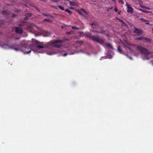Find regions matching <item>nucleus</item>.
<instances>
[{"label": "nucleus", "mask_w": 153, "mask_h": 153, "mask_svg": "<svg viewBox=\"0 0 153 153\" xmlns=\"http://www.w3.org/2000/svg\"><path fill=\"white\" fill-rule=\"evenodd\" d=\"M65 41L56 39L51 40L46 44L40 42L35 39H32V43L29 44L27 41H24L22 43V45L16 44L9 45L2 42H0V47L2 48L13 49L16 51H21L25 54H28L31 50L34 53L46 52L49 55L58 54V49H53V47L61 48H64Z\"/></svg>", "instance_id": "obj_1"}, {"label": "nucleus", "mask_w": 153, "mask_h": 153, "mask_svg": "<svg viewBox=\"0 0 153 153\" xmlns=\"http://www.w3.org/2000/svg\"><path fill=\"white\" fill-rule=\"evenodd\" d=\"M123 44L126 50H128L132 53H133V54L136 56H137L138 55L139 53L138 51H140L142 55L143 56L142 57L143 59H149L152 56V53L150 52L142 46L130 45L126 41L123 43Z\"/></svg>", "instance_id": "obj_2"}, {"label": "nucleus", "mask_w": 153, "mask_h": 153, "mask_svg": "<svg viewBox=\"0 0 153 153\" xmlns=\"http://www.w3.org/2000/svg\"><path fill=\"white\" fill-rule=\"evenodd\" d=\"M74 48H69L68 49L64 47L63 48V50L61 49H58V54L60 56H65L68 54H73L77 52L84 53L86 54L87 55L89 56L94 54L93 52H87L86 50L84 49H82L78 52L74 51L73 52H72V51H73Z\"/></svg>", "instance_id": "obj_3"}, {"label": "nucleus", "mask_w": 153, "mask_h": 153, "mask_svg": "<svg viewBox=\"0 0 153 153\" xmlns=\"http://www.w3.org/2000/svg\"><path fill=\"white\" fill-rule=\"evenodd\" d=\"M88 36L90 37L93 40L102 44L105 48L107 47L109 48H113L111 44L109 43H104V41L102 39L100 38L98 36H91V34H89Z\"/></svg>", "instance_id": "obj_4"}, {"label": "nucleus", "mask_w": 153, "mask_h": 153, "mask_svg": "<svg viewBox=\"0 0 153 153\" xmlns=\"http://www.w3.org/2000/svg\"><path fill=\"white\" fill-rule=\"evenodd\" d=\"M38 29V27L33 24H29L27 27V30L30 33L36 34V29Z\"/></svg>", "instance_id": "obj_5"}, {"label": "nucleus", "mask_w": 153, "mask_h": 153, "mask_svg": "<svg viewBox=\"0 0 153 153\" xmlns=\"http://www.w3.org/2000/svg\"><path fill=\"white\" fill-rule=\"evenodd\" d=\"M78 13H79L80 14L82 15L85 16V17H87L88 16V13L87 12L85 11L83 9H81L80 10H76Z\"/></svg>", "instance_id": "obj_6"}, {"label": "nucleus", "mask_w": 153, "mask_h": 153, "mask_svg": "<svg viewBox=\"0 0 153 153\" xmlns=\"http://www.w3.org/2000/svg\"><path fill=\"white\" fill-rule=\"evenodd\" d=\"M126 5L127 7V11L129 13H132L133 12V8L131 7V5L126 2Z\"/></svg>", "instance_id": "obj_7"}, {"label": "nucleus", "mask_w": 153, "mask_h": 153, "mask_svg": "<svg viewBox=\"0 0 153 153\" xmlns=\"http://www.w3.org/2000/svg\"><path fill=\"white\" fill-rule=\"evenodd\" d=\"M13 30H15L16 32L17 33H21L23 32L22 29L20 27H16L13 29Z\"/></svg>", "instance_id": "obj_8"}, {"label": "nucleus", "mask_w": 153, "mask_h": 153, "mask_svg": "<svg viewBox=\"0 0 153 153\" xmlns=\"http://www.w3.org/2000/svg\"><path fill=\"white\" fill-rule=\"evenodd\" d=\"M113 53H111L109 54L108 53L106 56L102 57L100 59V60L102 59V58L104 59H111L112 57V56L113 55Z\"/></svg>", "instance_id": "obj_9"}, {"label": "nucleus", "mask_w": 153, "mask_h": 153, "mask_svg": "<svg viewBox=\"0 0 153 153\" xmlns=\"http://www.w3.org/2000/svg\"><path fill=\"white\" fill-rule=\"evenodd\" d=\"M134 33H137L138 35H141L143 33L142 30L140 29H139L136 28H134Z\"/></svg>", "instance_id": "obj_10"}, {"label": "nucleus", "mask_w": 153, "mask_h": 153, "mask_svg": "<svg viewBox=\"0 0 153 153\" xmlns=\"http://www.w3.org/2000/svg\"><path fill=\"white\" fill-rule=\"evenodd\" d=\"M70 5L71 6L70 8L71 9H74V7L73 6H76L78 5V3L76 2H72L70 1L69 2Z\"/></svg>", "instance_id": "obj_11"}, {"label": "nucleus", "mask_w": 153, "mask_h": 153, "mask_svg": "<svg viewBox=\"0 0 153 153\" xmlns=\"http://www.w3.org/2000/svg\"><path fill=\"white\" fill-rule=\"evenodd\" d=\"M117 51L118 52H119L120 53L122 54H125L127 56V55H126V54H125V53H124V52L123 51H122V49L121 48L120 46H118L117 47Z\"/></svg>", "instance_id": "obj_12"}, {"label": "nucleus", "mask_w": 153, "mask_h": 153, "mask_svg": "<svg viewBox=\"0 0 153 153\" xmlns=\"http://www.w3.org/2000/svg\"><path fill=\"white\" fill-rule=\"evenodd\" d=\"M136 39L137 40H143L144 42L149 41V39H148L142 37L137 38Z\"/></svg>", "instance_id": "obj_13"}, {"label": "nucleus", "mask_w": 153, "mask_h": 153, "mask_svg": "<svg viewBox=\"0 0 153 153\" xmlns=\"http://www.w3.org/2000/svg\"><path fill=\"white\" fill-rule=\"evenodd\" d=\"M51 32L47 31H44L43 33L44 36H49L51 35Z\"/></svg>", "instance_id": "obj_14"}, {"label": "nucleus", "mask_w": 153, "mask_h": 153, "mask_svg": "<svg viewBox=\"0 0 153 153\" xmlns=\"http://www.w3.org/2000/svg\"><path fill=\"white\" fill-rule=\"evenodd\" d=\"M117 19L121 22L122 23L123 25L124 26H126V24L123 20L119 19Z\"/></svg>", "instance_id": "obj_15"}, {"label": "nucleus", "mask_w": 153, "mask_h": 153, "mask_svg": "<svg viewBox=\"0 0 153 153\" xmlns=\"http://www.w3.org/2000/svg\"><path fill=\"white\" fill-rule=\"evenodd\" d=\"M139 10H140L145 13H148L149 12V11L145 10L142 9H139Z\"/></svg>", "instance_id": "obj_16"}, {"label": "nucleus", "mask_w": 153, "mask_h": 153, "mask_svg": "<svg viewBox=\"0 0 153 153\" xmlns=\"http://www.w3.org/2000/svg\"><path fill=\"white\" fill-rule=\"evenodd\" d=\"M58 7L62 10H65L64 7L62 6H58Z\"/></svg>", "instance_id": "obj_17"}, {"label": "nucleus", "mask_w": 153, "mask_h": 153, "mask_svg": "<svg viewBox=\"0 0 153 153\" xmlns=\"http://www.w3.org/2000/svg\"><path fill=\"white\" fill-rule=\"evenodd\" d=\"M65 11L68 12L69 14H71V12L69 10L66 9L65 10Z\"/></svg>", "instance_id": "obj_18"}, {"label": "nucleus", "mask_w": 153, "mask_h": 153, "mask_svg": "<svg viewBox=\"0 0 153 153\" xmlns=\"http://www.w3.org/2000/svg\"><path fill=\"white\" fill-rule=\"evenodd\" d=\"M140 19L142 21H143V22H146L148 21V20H146V19H143V18H140Z\"/></svg>", "instance_id": "obj_19"}, {"label": "nucleus", "mask_w": 153, "mask_h": 153, "mask_svg": "<svg viewBox=\"0 0 153 153\" xmlns=\"http://www.w3.org/2000/svg\"><path fill=\"white\" fill-rule=\"evenodd\" d=\"M118 2L119 3H120L122 4H123L124 3L123 1L122 0H119Z\"/></svg>", "instance_id": "obj_20"}, {"label": "nucleus", "mask_w": 153, "mask_h": 153, "mask_svg": "<svg viewBox=\"0 0 153 153\" xmlns=\"http://www.w3.org/2000/svg\"><path fill=\"white\" fill-rule=\"evenodd\" d=\"M76 42L77 44H81L82 42L80 41H76Z\"/></svg>", "instance_id": "obj_21"}, {"label": "nucleus", "mask_w": 153, "mask_h": 153, "mask_svg": "<svg viewBox=\"0 0 153 153\" xmlns=\"http://www.w3.org/2000/svg\"><path fill=\"white\" fill-rule=\"evenodd\" d=\"M104 31L102 30V31H100V32H97V31H96L95 32L96 33H104Z\"/></svg>", "instance_id": "obj_22"}, {"label": "nucleus", "mask_w": 153, "mask_h": 153, "mask_svg": "<svg viewBox=\"0 0 153 153\" xmlns=\"http://www.w3.org/2000/svg\"><path fill=\"white\" fill-rule=\"evenodd\" d=\"M44 22L46 21L48 22H50V21L48 19H45L44 20Z\"/></svg>", "instance_id": "obj_23"}, {"label": "nucleus", "mask_w": 153, "mask_h": 153, "mask_svg": "<svg viewBox=\"0 0 153 153\" xmlns=\"http://www.w3.org/2000/svg\"><path fill=\"white\" fill-rule=\"evenodd\" d=\"M114 11L116 12H118V9L116 7H115Z\"/></svg>", "instance_id": "obj_24"}, {"label": "nucleus", "mask_w": 153, "mask_h": 153, "mask_svg": "<svg viewBox=\"0 0 153 153\" xmlns=\"http://www.w3.org/2000/svg\"><path fill=\"white\" fill-rule=\"evenodd\" d=\"M145 9L149 10L150 9V8L149 7H147L146 6L145 7Z\"/></svg>", "instance_id": "obj_25"}, {"label": "nucleus", "mask_w": 153, "mask_h": 153, "mask_svg": "<svg viewBox=\"0 0 153 153\" xmlns=\"http://www.w3.org/2000/svg\"><path fill=\"white\" fill-rule=\"evenodd\" d=\"M146 24H147V25H152V24H150L149 22H146Z\"/></svg>", "instance_id": "obj_26"}, {"label": "nucleus", "mask_w": 153, "mask_h": 153, "mask_svg": "<svg viewBox=\"0 0 153 153\" xmlns=\"http://www.w3.org/2000/svg\"><path fill=\"white\" fill-rule=\"evenodd\" d=\"M72 29H78V28L76 27H72Z\"/></svg>", "instance_id": "obj_27"}, {"label": "nucleus", "mask_w": 153, "mask_h": 153, "mask_svg": "<svg viewBox=\"0 0 153 153\" xmlns=\"http://www.w3.org/2000/svg\"><path fill=\"white\" fill-rule=\"evenodd\" d=\"M43 15L44 16H50V15H48L47 14H44V13H43Z\"/></svg>", "instance_id": "obj_28"}, {"label": "nucleus", "mask_w": 153, "mask_h": 153, "mask_svg": "<svg viewBox=\"0 0 153 153\" xmlns=\"http://www.w3.org/2000/svg\"><path fill=\"white\" fill-rule=\"evenodd\" d=\"M52 7L53 8H56V9H57V7H58V6H52Z\"/></svg>", "instance_id": "obj_29"}, {"label": "nucleus", "mask_w": 153, "mask_h": 153, "mask_svg": "<svg viewBox=\"0 0 153 153\" xmlns=\"http://www.w3.org/2000/svg\"><path fill=\"white\" fill-rule=\"evenodd\" d=\"M72 33H73V32L72 31H71V32H67V33L68 34H71Z\"/></svg>", "instance_id": "obj_30"}, {"label": "nucleus", "mask_w": 153, "mask_h": 153, "mask_svg": "<svg viewBox=\"0 0 153 153\" xmlns=\"http://www.w3.org/2000/svg\"><path fill=\"white\" fill-rule=\"evenodd\" d=\"M53 1H54L56 2H57L59 0H53Z\"/></svg>", "instance_id": "obj_31"}, {"label": "nucleus", "mask_w": 153, "mask_h": 153, "mask_svg": "<svg viewBox=\"0 0 153 153\" xmlns=\"http://www.w3.org/2000/svg\"><path fill=\"white\" fill-rule=\"evenodd\" d=\"M146 6H141V7L144 9H145V7Z\"/></svg>", "instance_id": "obj_32"}, {"label": "nucleus", "mask_w": 153, "mask_h": 153, "mask_svg": "<svg viewBox=\"0 0 153 153\" xmlns=\"http://www.w3.org/2000/svg\"><path fill=\"white\" fill-rule=\"evenodd\" d=\"M152 64V65H153V61H151L150 62Z\"/></svg>", "instance_id": "obj_33"}, {"label": "nucleus", "mask_w": 153, "mask_h": 153, "mask_svg": "<svg viewBox=\"0 0 153 153\" xmlns=\"http://www.w3.org/2000/svg\"><path fill=\"white\" fill-rule=\"evenodd\" d=\"M65 26H66L65 25L63 26H61V27H62V28H65Z\"/></svg>", "instance_id": "obj_34"}, {"label": "nucleus", "mask_w": 153, "mask_h": 153, "mask_svg": "<svg viewBox=\"0 0 153 153\" xmlns=\"http://www.w3.org/2000/svg\"><path fill=\"white\" fill-rule=\"evenodd\" d=\"M130 59H132V58L131 57H128Z\"/></svg>", "instance_id": "obj_35"}, {"label": "nucleus", "mask_w": 153, "mask_h": 153, "mask_svg": "<svg viewBox=\"0 0 153 153\" xmlns=\"http://www.w3.org/2000/svg\"><path fill=\"white\" fill-rule=\"evenodd\" d=\"M112 8H113V7H110V8H109V9L110 10H111V9H112Z\"/></svg>", "instance_id": "obj_36"}, {"label": "nucleus", "mask_w": 153, "mask_h": 153, "mask_svg": "<svg viewBox=\"0 0 153 153\" xmlns=\"http://www.w3.org/2000/svg\"><path fill=\"white\" fill-rule=\"evenodd\" d=\"M112 1H114V2H115L116 0H111Z\"/></svg>", "instance_id": "obj_37"}, {"label": "nucleus", "mask_w": 153, "mask_h": 153, "mask_svg": "<svg viewBox=\"0 0 153 153\" xmlns=\"http://www.w3.org/2000/svg\"><path fill=\"white\" fill-rule=\"evenodd\" d=\"M152 12L151 11H149V12L148 13H152Z\"/></svg>", "instance_id": "obj_38"}, {"label": "nucleus", "mask_w": 153, "mask_h": 153, "mask_svg": "<svg viewBox=\"0 0 153 153\" xmlns=\"http://www.w3.org/2000/svg\"><path fill=\"white\" fill-rule=\"evenodd\" d=\"M120 11L118 13V14H120Z\"/></svg>", "instance_id": "obj_39"}, {"label": "nucleus", "mask_w": 153, "mask_h": 153, "mask_svg": "<svg viewBox=\"0 0 153 153\" xmlns=\"http://www.w3.org/2000/svg\"><path fill=\"white\" fill-rule=\"evenodd\" d=\"M16 39H19V38H16Z\"/></svg>", "instance_id": "obj_40"}, {"label": "nucleus", "mask_w": 153, "mask_h": 153, "mask_svg": "<svg viewBox=\"0 0 153 153\" xmlns=\"http://www.w3.org/2000/svg\"><path fill=\"white\" fill-rule=\"evenodd\" d=\"M152 30H153V28H152Z\"/></svg>", "instance_id": "obj_41"}, {"label": "nucleus", "mask_w": 153, "mask_h": 153, "mask_svg": "<svg viewBox=\"0 0 153 153\" xmlns=\"http://www.w3.org/2000/svg\"><path fill=\"white\" fill-rule=\"evenodd\" d=\"M29 14L30 15L31 14V13H30Z\"/></svg>", "instance_id": "obj_42"}, {"label": "nucleus", "mask_w": 153, "mask_h": 153, "mask_svg": "<svg viewBox=\"0 0 153 153\" xmlns=\"http://www.w3.org/2000/svg\"><path fill=\"white\" fill-rule=\"evenodd\" d=\"M67 1H69V0H67Z\"/></svg>", "instance_id": "obj_43"}, {"label": "nucleus", "mask_w": 153, "mask_h": 153, "mask_svg": "<svg viewBox=\"0 0 153 153\" xmlns=\"http://www.w3.org/2000/svg\"><path fill=\"white\" fill-rule=\"evenodd\" d=\"M134 1H136V0H134Z\"/></svg>", "instance_id": "obj_44"}, {"label": "nucleus", "mask_w": 153, "mask_h": 153, "mask_svg": "<svg viewBox=\"0 0 153 153\" xmlns=\"http://www.w3.org/2000/svg\"><path fill=\"white\" fill-rule=\"evenodd\" d=\"M118 0V1H119V0Z\"/></svg>", "instance_id": "obj_45"}]
</instances>
